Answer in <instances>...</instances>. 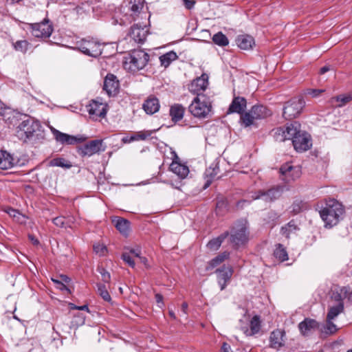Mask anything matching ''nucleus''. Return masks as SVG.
<instances>
[{
  "label": "nucleus",
  "instance_id": "f257e3e1",
  "mask_svg": "<svg viewBox=\"0 0 352 352\" xmlns=\"http://www.w3.org/2000/svg\"><path fill=\"white\" fill-rule=\"evenodd\" d=\"M277 141L292 140L294 149L299 153L305 152L311 147V138L310 135L300 129V124L294 122L288 124L285 130L278 129L275 133Z\"/></svg>",
  "mask_w": 352,
  "mask_h": 352
},
{
  "label": "nucleus",
  "instance_id": "f03ea898",
  "mask_svg": "<svg viewBox=\"0 0 352 352\" xmlns=\"http://www.w3.org/2000/svg\"><path fill=\"white\" fill-rule=\"evenodd\" d=\"M16 136L23 142L40 141L45 138L44 129L39 120L23 115V118L16 128Z\"/></svg>",
  "mask_w": 352,
  "mask_h": 352
},
{
  "label": "nucleus",
  "instance_id": "7ed1b4c3",
  "mask_svg": "<svg viewBox=\"0 0 352 352\" xmlns=\"http://www.w3.org/2000/svg\"><path fill=\"white\" fill-rule=\"evenodd\" d=\"M320 216L325 224V227L332 228L337 225L342 218L344 208L341 203L335 199L326 201V206L319 212Z\"/></svg>",
  "mask_w": 352,
  "mask_h": 352
},
{
  "label": "nucleus",
  "instance_id": "20e7f679",
  "mask_svg": "<svg viewBox=\"0 0 352 352\" xmlns=\"http://www.w3.org/2000/svg\"><path fill=\"white\" fill-rule=\"evenodd\" d=\"M148 60L149 56L145 52L142 50L134 51L124 63V67L126 69L135 72L143 69L146 65Z\"/></svg>",
  "mask_w": 352,
  "mask_h": 352
},
{
  "label": "nucleus",
  "instance_id": "39448f33",
  "mask_svg": "<svg viewBox=\"0 0 352 352\" xmlns=\"http://www.w3.org/2000/svg\"><path fill=\"white\" fill-rule=\"evenodd\" d=\"M248 234L246 222L239 221L232 228L230 242L235 247L244 245L248 241Z\"/></svg>",
  "mask_w": 352,
  "mask_h": 352
},
{
  "label": "nucleus",
  "instance_id": "423d86ee",
  "mask_svg": "<svg viewBox=\"0 0 352 352\" xmlns=\"http://www.w3.org/2000/svg\"><path fill=\"white\" fill-rule=\"evenodd\" d=\"M78 49L83 54L98 57L102 54L101 44L94 39H82L77 43Z\"/></svg>",
  "mask_w": 352,
  "mask_h": 352
},
{
  "label": "nucleus",
  "instance_id": "0eeeda50",
  "mask_svg": "<svg viewBox=\"0 0 352 352\" xmlns=\"http://www.w3.org/2000/svg\"><path fill=\"white\" fill-rule=\"evenodd\" d=\"M31 34L36 38H49L52 32L53 26L50 21L44 19L42 22L29 24Z\"/></svg>",
  "mask_w": 352,
  "mask_h": 352
},
{
  "label": "nucleus",
  "instance_id": "6e6552de",
  "mask_svg": "<svg viewBox=\"0 0 352 352\" xmlns=\"http://www.w3.org/2000/svg\"><path fill=\"white\" fill-rule=\"evenodd\" d=\"M106 150V146L102 140H94L89 141L78 150V154L82 157H90L96 153L103 152Z\"/></svg>",
  "mask_w": 352,
  "mask_h": 352
},
{
  "label": "nucleus",
  "instance_id": "1a4fd4ad",
  "mask_svg": "<svg viewBox=\"0 0 352 352\" xmlns=\"http://www.w3.org/2000/svg\"><path fill=\"white\" fill-rule=\"evenodd\" d=\"M50 128L56 142L62 144L73 145L83 142L87 140V138L82 135H71L62 133L53 126Z\"/></svg>",
  "mask_w": 352,
  "mask_h": 352
},
{
  "label": "nucleus",
  "instance_id": "9d476101",
  "mask_svg": "<svg viewBox=\"0 0 352 352\" xmlns=\"http://www.w3.org/2000/svg\"><path fill=\"white\" fill-rule=\"evenodd\" d=\"M281 179L286 183H289L299 178L301 175L300 168L298 166H292L290 163H285L280 168Z\"/></svg>",
  "mask_w": 352,
  "mask_h": 352
},
{
  "label": "nucleus",
  "instance_id": "9b49d317",
  "mask_svg": "<svg viewBox=\"0 0 352 352\" xmlns=\"http://www.w3.org/2000/svg\"><path fill=\"white\" fill-rule=\"evenodd\" d=\"M281 195V189L279 187L272 188L270 189H268L267 190H261L256 192H254L252 195V198L253 199H261L264 200L266 202H271L278 197H280Z\"/></svg>",
  "mask_w": 352,
  "mask_h": 352
},
{
  "label": "nucleus",
  "instance_id": "f8f14e48",
  "mask_svg": "<svg viewBox=\"0 0 352 352\" xmlns=\"http://www.w3.org/2000/svg\"><path fill=\"white\" fill-rule=\"evenodd\" d=\"M148 34V28L146 24L138 23L133 25L130 30L129 36L138 43H143Z\"/></svg>",
  "mask_w": 352,
  "mask_h": 352
},
{
  "label": "nucleus",
  "instance_id": "ddd939ff",
  "mask_svg": "<svg viewBox=\"0 0 352 352\" xmlns=\"http://www.w3.org/2000/svg\"><path fill=\"white\" fill-rule=\"evenodd\" d=\"M217 275V281L220 286L221 290H223L227 285L230 283L233 274V270L230 266L223 265L216 270Z\"/></svg>",
  "mask_w": 352,
  "mask_h": 352
},
{
  "label": "nucleus",
  "instance_id": "4468645a",
  "mask_svg": "<svg viewBox=\"0 0 352 352\" xmlns=\"http://www.w3.org/2000/svg\"><path fill=\"white\" fill-rule=\"evenodd\" d=\"M120 83L116 76L109 74L104 78L103 89L109 96H115L119 91Z\"/></svg>",
  "mask_w": 352,
  "mask_h": 352
},
{
  "label": "nucleus",
  "instance_id": "2eb2a0df",
  "mask_svg": "<svg viewBox=\"0 0 352 352\" xmlns=\"http://www.w3.org/2000/svg\"><path fill=\"white\" fill-rule=\"evenodd\" d=\"M234 111H228V113H234ZM240 114V121L245 127L254 124V121L264 118L265 115L260 114V111H236ZM265 113V111H261Z\"/></svg>",
  "mask_w": 352,
  "mask_h": 352
},
{
  "label": "nucleus",
  "instance_id": "dca6fc26",
  "mask_svg": "<svg viewBox=\"0 0 352 352\" xmlns=\"http://www.w3.org/2000/svg\"><path fill=\"white\" fill-rule=\"evenodd\" d=\"M212 104L205 95L198 94L189 106V110H211Z\"/></svg>",
  "mask_w": 352,
  "mask_h": 352
},
{
  "label": "nucleus",
  "instance_id": "f3484780",
  "mask_svg": "<svg viewBox=\"0 0 352 352\" xmlns=\"http://www.w3.org/2000/svg\"><path fill=\"white\" fill-rule=\"evenodd\" d=\"M208 86V76L206 74H202L201 76L195 79L189 86V90L191 92L198 94L199 92L204 91Z\"/></svg>",
  "mask_w": 352,
  "mask_h": 352
},
{
  "label": "nucleus",
  "instance_id": "a211bd4d",
  "mask_svg": "<svg viewBox=\"0 0 352 352\" xmlns=\"http://www.w3.org/2000/svg\"><path fill=\"white\" fill-rule=\"evenodd\" d=\"M298 328L303 336H307L316 329H318L319 328V324L314 319L305 318L299 323Z\"/></svg>",
  "mask_w": 352,
  "mask_h": 352
},
{
  "label": "nucleus",
  "instance_id": "6ab92c4d",
  "mask_svg": "<svg viewBox=\"0 0 352 352\" xmlns=\"http://www.w3.org/2000/svg\"><path fill=\"white\" fill-rule=\"evenodd\" d=\"M17 161L6 151H0V169L8 170L16 165Z\"/></svg>",
  "mask_w": 352,
  "mask_h": 352
},
{
  "label": "nucleus",
  "instance_id": "aec40b11",
  "mask_svg": "<svg viewBox=\"0 0 352 352\" xmlns=\"http://www.w3.org/2000/svg\"><path fill=\"white\" fill-rule=\"evenodd\" d=\"M250 328L248 327H241V331L247 336H252L258 333L261 329V320L258 316L252 317L249 324Z\"/></svg>",
  "mask_w": 352,
  "mask_h": 352
},
{
  "label": "nucleus",
  "instance_id": "412c9836",
  "mask_svg": "<svg viewBox=\"0 0 352 352\" xmlns=\"http://www.w3.org/2000/svg\"><path fill=\"white\" fill-rule=\"evenodd\" d=\"M236 42L237 46L243 50H252L255 44L254 38L248 34L238 36Z\"/></svg>",
  "mask_w": 352,
  "mask_h": 352
},
{
  "label": "nucleus",
  "instance_id": "4be33fe9",
  "mask_svg": "<svg viewBox=\"0 0 352 352\" xmlns=\"http://www.w3.org/2000/svg\"><path fill=\"white\" fill-rule=\"evenodd\" d=\"M285 333L279 329L273 331L271 333L270 341L272 348L278 349L284 345L283 336Z\"/></svg>",
  "mask_w": 352,
  "mask_h": 352
},
{
  "label": "nucleus",
  "instance_id": "5701e85b",
  "mask_svg": "<svg viewBox=\"0 0 352 352\" xmlns=\"http://www.w3.org/2000/svg\"><path fill=\"white\" fill-rule=\"evenodd\" d=\"M115 227L123 235L127 236L130 231V221L122 217L113 219Z\"/></svg>",
  "mask_w": 352,
  "mask_h": 352
},
{
  "label": "nucleus",
  "instance_id": "b1692460",
  "mask_svg": "<svg viewBox=\"0 0 352 352\" xmlns=\"http://www.w3.org/2000/svg\"><path fill=\"white\" fill-rule=\"evenodd\" d=\"M170 169L181 179L186 178L189 173V169L187 166L175 161L170 164Z\"/></svg>",
  "mask_w": 352,
  "mask_h": 352
},
{
  "label": "nucleus",
  "instance_id": "393cba45",
  "mask_svg": "<svg viewBox=\"0 0 352 352\" xmlns=\"http://www.w3.org/2000/svg\"><path fill=\"white\" fill-rule=\"evenodd\" d=\"M229 232L228 231L222 233L219 236L214 238L208 241L207 243V247L209 250L212 251L217 250L223 241L228 236Z\"/></svg>",
  "mask_w": 352,
  "mask_h": 352
},
{
  "label": "nucleus",
  "instance_id": "a878e982",
  "mask_svg": "<svg viewBox=\"0 0 352 352\" xmlns=\"http://www.w3.org/2000/svg\"><path fill=\"white\" fill-rule=\"evenodd\" d=\"M305 105V102L302 96H298L292 98L291 100L287 102L283 110H285L287 108H292L293 110H302Z\"/></svg>",
  "mask_w": 352,
  "mask_h": 352
},
{
  "label": "nucleus",
  "instance_id": "bb28decb",
  "mask_svg": "<svg viewBox=\"0 0 352 352\" xmlns=\"http://www.w3.org/2000/svg\"><path fill=\"white\" fill-rule=\"evenodd\" d=\"M352 100V94H342L331 98V102L335 107H342Z\"/></svg>",
  "mask_w": 352,
  "mask_h": 352
},
{
  "label": "nucleus",
  "instance_id": "cd10ccee",
  "mask_svg": "<svg viewBox=\"0 0 352 352\" xmlns=\"http://www.w3.org/2000/svg\"><path fill=\"white\" fill-rule=\"evenodd\" d=\"M247 100L241 96H234L228 110H245Z\"/></svg>",
  "mask_w": 352,
  "mask_h": 352
},
{
  "label": "nucleus",
  "instance_id": "c85d7f7f",
  "mask_svg": "<svg viewBox=\"0 0 352 352\" xmlns=\"http://www.w3.org/2000/svg\"><path fill=\"white\" fill-rule=\"evenodd\" d=\"M143 110H160V104L157 98L149 96L142 104Z\"/></svg>",
  "mask_w": 352,
  "mask_h": 352
},
{
  "label": "nucleus",
  "instance_id": "c756f323",
  "mask_svg": "<svg viewBox=\"0 0 352 352\" xmlns=\"http://www.w3.org/2000/svg\"><path fill=\"white\" fill-rule=\"evenodd\" d=\"M230 253L228 252H223L214 258H212L208 263V267H207V270L212 269L221 263H222L225 260L229 258Z\"/></svg>",
  "mask_w": 352,
  "mask_h": 352
},
{
  "label": "nucleus",
  "instance_id": "7c9ffc66",
  "mask_svg": "<svg viewBox=\"0 0 352 352\" xmlns=\"http://www.w3.org/2000/svg\"><path fill=\"white\" fill-rule=\"evenodd\" d=\"M143 7V0H138L137 2L135 1V3L131 7V17L132 18V20L135 21L136 17L138 16L140 14H144V17H146V14L142 13V10Z\"/></svg>",
  "mask_w": 352,
  "mask_h": 352
},
{
  "label": "nucleus",
  "instance_id": "2f4dec72",
  "mask_svg": "<svg viewBox=\"0 0 352 352\" xmlns=\"http://www.w3.org/2000/svg\"><path fill=\"white\" fill-rule=\"evenodd\" d=\"M274 256L281 262L288 260V254L286 248L280 243L276 245Z\"/></svg>",
  "mask_w": 352,
  "mask_h": 352
},
{
  "label": "nucleus",
  "instance_id": "473e14b6",
  "mask_svg": "<svg viewBox=\"0 0 352 352\" xmlns=\"http://www.w3.org/2000/svg\"><path fill=\"white\" fill-rule=\"evenodd\" d=\"M177 54L173 51H170L160 56L161 65L164 67H167L170 64L177 58Z\"/></svg>",
  "mask_w": 352,
  "mask_h": 352
},
{
  "label": "nucleus",
  "instance_id": "72a5a7b5",
  "mask_svg": "<svg viewBox=\"0 0 352 352\" xmlns=\"http://www.w3.org/2000/svg\"><path fill=\"white\" fill-rule=\"evenodd\" d=\"M87 110H107L108 105L106 102H102V99L97 98L95 100H92L88 106Z\"/></svg>",
  "mask_w": 352,
  "mask_h": 352
},
{
  "label": "nucleus",
  "instance_id": "f704fd0d",
  "mask_svg": "<svg viewBox=\"0 0 352 352\" xmlns=\"http://www.w3.org/2000/svg\"><path fill=\"white\" fill-rule=\"evenodd\" d=\"M298 230L299 228L296 225L294 221L292 220L287 225L281 228L280 232L286 238L289 239L291 234L295 233Z\"/></svg>",
  "mask_w": 352,
  "mask_h": 352
},
{
  "label": "nucleus",
  "instance_id": "c9c22d12",
  "mask_svg": "<svg viewBox=\"0 0 352 352\" xmlns=\"http://www.w3.org/2000/svg\"><path fill=\"white\" fill-rule=\"evenodd\" d=\"M158 129L148 130V131H140L136 132L131 135V140L134 141L146 140L149 138L151 135L157 131Z\"/></svg>",
  "mask_w": 352,
  "mask_h": 352
},
{
  "label": "nucleus",
  "instance_id": "e433bc0d",
  "mask_svg": "<svg viewBox=\"0 0 352 352\" xmlns=\"http://www.w3.org/2000/svg\"><path fill=\"white\" fill-rule=\"evenodd\" d=\"M219 173V167L217 164H215L214 167L210 166L208 168L206 169L205 175L207 177H209V179H207L206 183L204 186V188H208L211 182L212 179L215 178L218 173Z\"/></svg>",
  "mask_w": 352,
  "mask_h": 352
},
{
  "label": "nucleus",
  "instance_id": "4c0bfd02",
  "mask_svg": "<svg viewBox=\"0 0 352 352\" xmlns=\"http://www.w3.org/2000/svg\"><path fill=\"white\" fill-rule=\"evenodd\" d=\"M344 311V303L339 302L337 305L331 307L327 316V319L333 320Z\"/></svg>",
  "mask_w": 352,
  "mask_h": 352
},
{
  "label": "nucleus",
  "instance_id": "58836bf2",
  "mask_svg": "<svg viewBox=\"0 0 352 352\" xmlns=\"http://www.w3.org/2000/svg\"><path fill=\"white\" fill-rule=\"evenodd\" d=\"M212 41L221 47L226 46L229 44L227 36L221 32H219L212 36Z\"/></svg>",
  "mask_w": 352,
  "mask_h": 352
},
{
  "label": "nucleus",
  "instance_id": "ea45409f",
  "mask_svg": "<svg viewBox=\"0 0 352 352\" xmlns=\"http://www.w3.org/2000/svg\"><path fill=\"white\" fill-rule=\"evenodd\" d=\"M331 320L327 319L326 324L320 329V331L327 336L333 334L338 330L336 325Z\"/></svg>",
  "mask_w": 352,
  "mask_h": 352
},
{
  "label": "nucleus",
  "instance_id": "a19ab883",
  "mask_svg": "<svg viewBox=\"0 0 352 352\" xmlns=\"http://www.w3.org/2000/svg\"><path fill=\"white\" fill-rule=\"evenodd\" d=\"M50 166H58L65 168H69L72 167V164L70 162L66 160L64 158L62 157H57L52 159L50 163Z\"/></svg>",
  "mask_w": 352,
  "mask_h": 352
},
{
  "label": "nucleus",
  "instance_id": "79ce46f5",
  "mask_svg": "<svg viewBox=\"0 0 352 352\" xmlns=\"http://www.w3.org/2000/svg\"><path fill=\"white\" fill-rule=\"evenodd\" d=\"M98 293L102 298V299L107 302H111V298L109 294L106 286L102 284H97Z\"/></svg>",
  "mask_w": 352,
  "mask_h": 352
},
{
  "label": "nucleus",
  "instance_id": "37998d69",
  "mask_svg": "<svg viewBox=\"0 0 352 352\" xmlns=\"http://www.w3.org/2000/svg\"><path fill=\"white\" fill-rule=\"evenodd\" d=\"M107 111H88V116H85L89 120L92 121L100 120L106 117Z\"/></svg>",
  "mask_w": 352,
  "mask_h": 352
},
{
  "label": "nucleus",
  "instance_id": "c03bdc74",
  "mask_svg": "<svg viewBox=\"0 0 352 352\" xmlns=\"http://www.w3.org/2000/svg\"><path fill=\"white\" fill-rule=\"evenodd\" d=\"M29 43L25 40L18 41L13 43V47L15 50L25 53L29 47Z\"/></svg>",
  "mask_w": 352,
  "mask_h": 352
},
{
  "label": "nucleus",
  "instance_id": "a18cd8bd",
  "mask_svg": "<svg viewBox=\"0 0 352 352\" xmlns=\"http://www.w3.org/2000/svg\"><path fill=\"white\" fill-rule=\"evenodd\" d=\"M54 225L60 228H71V224L66 221V218L63 216L57 217L52 220Z\"/></svg>",
  "mask_w": 352,
  "mask_h": 352
},
{
  "label": "nucleus",
  "instance_id": "49530a36",
  "mask_svg": "<svg viewBox=\"0 0 352 352\" xmlns=\"http://www.w3.org/2000/svg\"><path fill=\"white\" fill-rule=\"evenodd\" d=\"M324 92V89H307L305 91V94L309 95L313 98H317Z\"/></svg>",
  "mask_w": 352,
  "mask_h": 352
},
{
  "label": "nucleus",
  "instance_id": "de8ad7c7",
  "mask_svg": "<svg viewBox=\"0 0 352 352\" xmlns=\"http://www.w3.org/2000/svg\"><path fill=\"white\" fill-rule=\"evenodd\" d=\"M94 251L99 256H103L107 252V248L103 244L97 243L94 245Z\"/></svg>",
  "mask_w": 352,
  "mask_h": 352
},
{
  "label": "nucleus",
  "instance_id": "09e8293b",
  "mask_svg": "<svg viewBox=\"0 0 352 352\" xmlns=\"http://www.w3.org/2000/svg\"><path fill=\"white\" fill-rule=\"evenodd\" d=\"M184 111H170V116L173 122L176 123L181 120L184 116Z\"/></svg>",
  "mask_w": 352,
  "mask_h": 352
},
{
  "label": "nucleus",
  "instance_id": "8fccbe9b",
  "mask_svg": "<svg viewBox=\"0 0 352 352\" xmlns=\"http://www.w3.org/2000/svg\"><path fill=\"white\" fill-rule=\"evenodd\" d=\"M122 258L123 259V261L126 263L128 264L130 267H134L135 264V262H134V260L133 259V258L131 257V256L129 254V253L128 252H124L122 254Z\"/></svg>",
  "mask_w": 352,
  "mask_h": 352
},
{
  "label": "nucleus",
  "instance_id": "3c124183",
  "mask_svg": "<svg viewBox=\"0 0 352 352\" xmlns=\"http://www.w3.org/2000/svg\"><path fill=\"white\" fill-rule=\"evenodd\" d=\"M98 271L101 274L102 280L105 283H109L111 279V276L109 272L102 267H99Z\"/></svg>",
  "mask_w": 352,
  "mask_h": 352
},
{
  "label": "nucleus",
  "instance_id": "603ef678",
  "mask_svg": "<svg viewBox=\"0 0 352 352\" xmlns=\"http://www.w3.org/2000/svg\"><path fill=\"white\" fill-rule=\"evenodd\" d=\"M191 115L195 118L203 119L208 117L210 113L212 111H188Z\"/></svg>",
  "mask_w": 352,
  "mask_h": 352
},
{
  "label": "nucleus",
  "instance_id": "864d4df0",
  "mask_svg": "<svg viewBox=\"0 0 352 352\" xmlns=\"http://www.w3.org/2000/svg\"><path fill=\"white\" fill-rule=\"evenodd\" d=\"M85 316L82 314H79L74 317V319L72 322L75 325L80 326L85 323Z\"/></svg>",
  "mask_w": 352,
  "mask_h": 352
},
{
  "label": "nucleus",
  "instance_id": "5fc2aeb1",
  "mask_svg": "<svg viewBox=\"0 0 352 352\" xmlns=\"http://www.w3.org/2000/svg\"><path fill=\"white\" fill-rule=\"evenodd\" d=\"M52 280L55 284H56V287L58 289H59L60 290H61V291H67V292L71 293V290L64 283H63L61 281H60L58 280H56V279H54V278H52Z\"/></svg>",
  "mask_w": 352,
  "mask_h": 352
},
{
  "label": "nucleus",
  "instance_id": "6e6d98bb",
  "mask_svg": "<svg viewBox=\"0 0 352 352\" xmlns=\"http://www.w3.org/2000/svg\"><path fill=\"white\" fill-rule=\"evenodd\" d=\"M341 291L349 300L352 301V289L349 287H341Z\"/></svg>",
  "mask_w": 352,
  "mask_h": 352
},
{
  "label": "nucleus",
  "instance_id": "4d7b16f0",
  "mask_svg": "<svg viewBox=\"0 0 352 352\" xmlns=\"http://www.w3.org/2000/svg\"><path fill=\"white\" fill-rule=\"evenodd\" d=\"M333 297L335 299V300L338 302V303L342 302L343 298H346L345 296L341 291V288H340L339 291L333 292Z\"/></svg>",
  "mask_w": 352,
  "mask_h": 352
},
{
  "label": "nucleus",
  "instance_id": "13d9d810",
  "mask_svg": "<svg viewBox=\"0 0 352 352\" xmlns=\"http://www.w3.org/2000/svg\"><path fill=\"white\" fill-rule=\"evenodd\" d=\"M184 4V6L188 10H191L194 8L195 4V0H182Z\"/></svg>",
  "mask_w": 352,
  "mask_h": 352
},
{
  "label": "nucleus",
  "instance_id": "bf43d9fd",
  "mask_svg": "<svg viewBox=\"0 0 352 352\" xmlns=\"http://www.w3.org/2000/svg\"><path fill=\"white\" fill-rule=\"evenodd\" d=\"M129 253L130 255L131 254L134 256L138 257V258H140V255H141V251L138 248H137V249L131 248V249L129 250Z\"/></svg>",
  "mask_w": 352,
  "mask_h": 352
},
{
  "label": "nucleus",
  "instance_id": "052dcab7",
  "mask_svg": "<svg viewBox=\"0 0 352 352\" xmlns=\"http://www.w3.org/2000/svg\"><path fill=\"white\" fill-rule=\"evenodd\" d=\"M221 351L222 352H233L231 346L230 344H228L226 342H223L221 346Z\"/></svg>",
  "mask_w": 352,
  "mask_h": 352
},
{
  "label": "nucleus",
  "instance_id": "680f3d73",
  "mask_svg": "<svg viewBox=\"0 0 352 352\" xmlns=\"http://www.w3.org/2000/svg\"><path fill=\"white\" fill-rule=\"evenodd\" d=\"M262 109H267V108L266 107H264L263 104H262L261 103H257L256 104H254L251 107L250 110L256 111V110H261Z\"/></svg>",
  "mask_w": 352,
  "mask_h": 352
},
{
  "label": "nucleus",
  "instance_id": "e2e57ef3",
  "mask_svg": "<svg viewBox=\"0 0 352 352\" xmlns=\"http://www.w3.org/2000/svg\"><path fill=\"white\" fill-rule=\"evenodd\" d=\"M8 213L13 217H16V215H21L18 210L13 208H10L8 211Z\"/></svg>",
  "mask_w": 352,
  "mask_h": 352
},
{
  "label": "nucleus",
  "instance_id": "0e129e2a",
  "mask_svg": "<svg viewBox=\"0 0 352 352\" xmlns=\"http://www.w3.org/2000/svg\"><path fill=\"white\" fill-rule=\"evenodd\" d=\"M184 107H183L181 104H175L174 105H172L170 107V110H176V111H178V110H184Z\"/></svg>",
  "mask_w": 352,
  "mask_h": 352
},
{
  "label": "nucleus",
  "instance_id": "69168bd1",
  "mask_svg": "<svg viewBox=\"0 0 352 352\" xmlns=\"http://www.w3.org/2000/svg\"><path fill=\"white\" fill-rule=\"evenodd\" d=\"M155 300L158 304L163 305V296L160 294H155Z\"/></svg>",
  "mask_w": 352,
  "mask_h": 352
},
{
  "label": "nucleus",
  "instance_id": "338daca9",
  "mask_svg": "<svg viewBox=\"0 0 352 352\" xmlns=\"http://www.w3.org/2000/svg\"><path fill=\"white\" fill-rule=\"evenodd\" d=\"M330 70V67L329 66H324L320 69V74H324Z\"/></svg>",
  "mask_w": 352,
  "mask_h": 352
},
{
  "label": "nucleus",
  "instance_id": "774afa93",
  "mask_svg": "<svg viewBox=\"0 0 352 352\" xmlns=\"http://www.w3.org/2000/svg\"><path fill=\"white\" fill-rule=\"evenodd\" d=\"M29 239L32 241V242L33 243L34 245H37L38 244V239H36L34 236L32 235H29Z\"/></svg>",
  "mask_w": 352,
  "mask_h": 352
}]
</instances>
